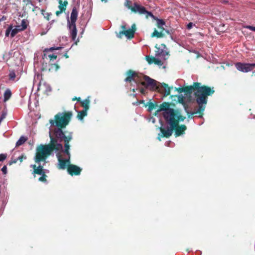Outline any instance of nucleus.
Masks as SVG:
<instances>
[{
	"instance_id": "34",
	"label": "nucleus",
	"mask_w": 255,
	"mask_h": 255,
	"mask_svg": "<svg viewBox=\"0 0 255 255\" xmlns=\"http://www.w3.org/2000/svg\"><path fill=\"white\" fill-rule=\"evenodd\" d=\"M146 14V17L147 18L149 16L151 17L153 19H155V16L153 15V14L150 12L146 10V12H145Z\"/></svg>"
},
{
	"instance_id": "10",
	"label": "nucleus",
	"mask_w": 255,
	"mask_h": 255,
	"mask_svg": "<svg viewBox=\"0 0 255 255\" xmlns=\"http://www.w3.org/2000/svg\"><path fill=\"white\" fill-rule=\"evenodd\" d=\"M61 47H52L50 48L45 49L43 51V55L42 56L43 59H45V58L47 59L48 58L50 59V61L56 59V58L57 57L56 55L53 54H49L48 52H52L54 50H58Z\"/></svg>"
},
{
	"instance_id": "22",
	"label": "nucleus",
	"mask_w": 255,
	"mask_h": 255,
	"mask_svg": "<svg viewBox=\"0 0 255 255\" xmlns=\"http://www.w3.org/2000/svg\"><path fill=\"white\" fill-rule=\"evenodd\" d=\"M87 115V110H83L81 111L78 112L77 118L80 120H82L83 118Z\"/></svg>"
},
{
	"instance_id": "52",
	"label": "nucleus",
	"mask_w": 255,
	"mask_h": 255,
	"mask_svg": "<svg viewBox=\"0 0 255 255\" xmlns=\"http://www.w3.org/2000/svg\"><path fill=\"white\" fill-rule=\"evenodd\" d=\"M0 19H1V21L5 20L6 19V17H5V16H3L2 17V18H0Z\"/></svg>"
},
{
	"instance_id": "29",
	"label": "nucleus",
	"mask_w": 255,
	"mask_h": 255,
	"mask_svg": "<svg viewBox=\"0 0 255 255\" xmlns=\"http://www.w3.org/2000/svg\"><path fill=\"white\" fill-rule=\"evenodd\" d=\"M64 149L63 152L68 155V157H70V154L69 152L70 144H64Z\"/></svg>"
},
{
	"instance_id": "12",
	"label": "nucleus",
	"mask_w": 255,
	"mask_h": 255,
	"mask_svg": "<svg viewBox=\"0 0 255 255\" xmlns=\"http://www.w3.org/2000/svg\"><path fill=\"white\" fill-rule=\"evenodd\" d=\"M128 9L134 13H138L140 14H144L145 12H146V9L144 6L139 5L136 2L133 3V7H128Z\"/></svg>"
},
{
	"instance_id": "3",
	"label": "nucleus",
	"mask_w": 255,
	"mask_h": 255,
	"mask_svg": "<svg viewBox=\"0 0 255 255\" xmlns=\"http://www.w3.org/2000/svg\"><path fill=\"white\" fill-rule=\"evenodd\" d=\"M176 90L179 93L184 92L186 95H190L194 93L195 100L197 104L204 103L206 96H211L215 93L214 87H210L201 83L194 82L192 85L176 88Z\"/></svg>"
},
{
	"instance_id": "49",
	"label": "nucleus",
	"mask_w": 255,
	"mask_h": 255,
	"mask_svg": "<svg viewBox=\"0 0 255 255\" xmlns=\"http://www.w3.org/2000/svg\"><path fill=\"white\" fill-rule=\"evenodd\" d=\"M31 167L33 169V170H35V169H36L37 166L35 164H33L31 165Z\"/></svg>"
},
{
	"instance_id": "40",
	"label": "nucleus",
	"mask_w": 255,
	"mask_h": 255,
	"mask_svg": "<svg viewBox=\"0 0 255 255\" xmlns=\"http://www.w3.org/2000/svg\"><path fill=\"white\" fill-rule=\"evenodd\" d=\"M1 171L3 174H6L7 173V167L6 165H4L1 168Z\"/></svg>"
},
{
	"instance_id": "51",
	"label": "nucleus",
	"mask_w": 255,
	"mask_h": 255,
	"mask_svg": "<svg viewBox=\"0 0 255 255\" xmlns=\"http://www.w3.org/2000/svg\"><path fill=\"white\" fill-rule=\"evenodd\" d=\"M41 14L43 15H44V14H45V10L44 9H41Z\"/></svg>"
},
{
	"instance_id": "50",
	"label": "nucleus",
	"mask_w": 255,
	"mask_h": 255,
	"mask_svg": "<svg viewBox=\"0 0 255 255\" xmlns=\"http://www.w3.org/2000/svg\"><path fill=\"white\" fill-rule=\"evenodd\" d=\"M121 28L123 29V30H127V29H126V25H122L121 26Z\"/></svg>"
},
{
	"instance_id": "13",
	"label": "nucleus",
	"mask_w": 255,
	"mask_h": 255,
	"mask_svg": "<svg viewBox=\"0 0 255 255\" xmlns=\"http://www.w3.org/2000/svg\"><path fill=\"white\" fill-rule=\"evenodd\" d=\"M160 130L161 131V134H159L158 136V138L159 140H160V137H169L171 135L173 130L170 128H167V129L163 128H160Z\"/></svg>"
},
{
	"instance_id": "42",
	"label": "nucleus",
	"mask_w": 255,
	"mask_h": 255,
	"mask_svg": "<svg viewBox=\"0 0 255 255\" xmlns=\"http://www.w3.org/2000/svg\"><path fill=\"white\" fill-rule=\"evenodd\" d=\"M51 15V13H46L44 16V17L47 20H49V18H50V16Z\"/></svg>"
},
{
	"instance_id": "4",
	"label": "nucleus",
	"mask_w": 255,
	"mask_h": 255,
	"mask_svg": "<svg viewBox=\"0 0 255 255\" xmlns=\"http://www.w3.org/2000/svg\"><path fill=\"white\" fill-rule=\"evenodd\" d=\"M186 117L181 115V113L178 115L173 114V112L170 115L169 121L167 123L169 125L170 128L175 131L176 136H180L185 133L187 127L185 125H179L180 122L185 120Z\"/></svg>"
},
{
	"instance_id": "35",
	"label": "nucleus",
	"mask_w": 255,
	"mask_h": 255,
	"mask_svg": "<svg viewBox=\"0 0 255 255\" xmlns=\"http://www.w3.org/2000/svg\"><path fill=\"white\" fill-rule=\"evenodd\" d=\"M169 31H170L171 33H170L169 35L170 37V38L172 40L175 41V37H174V33L175 32V29H171L169 30Z\"/></svg>"
},
{
	"instance_id": "24",
	"label": "nucleus",
	"mask_w": 255,
	"mask_h": 255,
	"mask_svg": "<svg viewBox=\"0 0 255 255\" xmlns=\"http://www.w3.org/2000/svg\"><path fill=\"white\" fill-rule=\"evenodd\" d=\"M147 105L148 106V111L149 112H151V111L156 109V108L158 107V105L156 103H153L151 102H148L147 103Z\"/></svg>"
},
{
	"instance_id": "18",
	"label": "nucleus",
	"mask_w": 255,
	"mask_h": 255,
	"mask_svg": "<svg viewBox=\"0 0 255 255\" xmlns=\"http://www.w3.org/2000/svg\"><path fill=\"white\" fill-rule=\"evenodd\" d=\"M164 36L165 33H164V30H161L159 32L155 28L151 35V37L162 38Z\"/></svg>"
},
{
	"instance_id": "7",
	"label": "nucleus",
	"mask_w": 255,
	"mask_h": 255,
	"mask_svg": "<svg viewBox=\"0 0 255 255\" xmlns=\"http://www.w3.org/2000/svg\"><path fill=\"white\" fill-rule=\"evenodd\" d=\"M208 96H206V101L204 103H203L201 104H197L199 106V108H198V110L196 112H190L188 111V110H187L186 107H185L186 112L188 115V119H193V115L197 114L198 113L199 114V117H200V118L202 117V116L204 114V111L206 108V105L208 102Z\"/></svg>"
},
{
	"instance_id": "54",
	"label": "nucleus",
	"mask_w": 255,
	"mask_h": 255,
	"mask_svg": "<svg viewBox=\"0 0 255 255\" xmlns=\"http://www.w3.org/2000/svg\"><path fill=\"white\" fill-rule=\"evenodd\" d=\"M18 159L20 160V161H21L22 160V156H19L18 157Z\"/></svg>"
},
{
	"instance_id": "48",
	"label": "nucleus",
	"mask_w": 255,
	"mask_h": 255,
	"mask_svg": "<svg viewBox=\"0 0 255 255\" xmlns=\"http://www.w3.org/2000/svg\"><path fill=\"white\" fill-rule=\"evenodd\" d=\"M62 12H63V11H61V10H57L55 12V14L57 16H58L60 13H61Z\"/></svg>"
},
{
	"instance_id": "19",
	"label": "nucleus",
	"mask_w": 255,
	"mask_h": 255,
	"mask_svg": "<svg viewBox=\"0 0 255 255\" xmlns=\"http://www.w3.org/2000/svg\"><path fill=\"white\" fill-rule=\"evenodd\" d=\"M154 20H156L157 21V27L160 30H164V28H163V26L165 24V21L163 19H159L156 17H155V19H154Z\"/></svg>"
},
{
	"instance_id": "9",
	"label": "nucleus",
	"mask_w": 255,
	"mask_h": 255,
	"mask_svg": "<svg viewBox=\"0 0 255 255\" xmlns=\"http://www.w3.org/2000/svg\"><path fill=\"white\" fill-rule=\"evenodd\" d=\"M136 30L135 24H133L131 28L128 30L121 31L118 34L117 37L121 38L123 35H125L128 39H131L134 37L135 31Z\"/></svg>"
},
{
	"instance_id": "32",
	"label": "nucleus",
	"mask_w": 255,
	"mask_h": 255,
	"mask_svg": "<svg viewBox=\"0 0 255 255\" xmlns=\"http://www.w3.org/2000/svg\"><path fill=\"white\" fill-rule=\"evenodd\" d=\"M12 28H13V26L12 25H9L8 26L7 28L6 29V30L5 31V35L6 37L9 36V34L11 33Z\"/></svg>"
},
{
	"instance_id": "23",
	"label": "nucleus",
	"mask_w": 255,
	"mask_h": 255,
	"mask_svg": "<svg viewBox=\"0 0 255 255\" xmlns=\"http://www.w3.org/2000/svg\"><path fill=\"white\" fill-rule=\"evenodd\" d=\"M44 172V169L43 168V166L41 165H39L37 167L36 169L33 170V173L35 174H42Z\"/></svg>"
},
{
	"instance_id": "30",
	"label": "nucleus",
	"mask_w": 255,
	"mask_h": 255,
	"mask_svg": "<svg viewBox=\"0 0 255 255\" xmlns=\"http://www.w3.org/2000/svg\"><path fill=\"white\" fill-rule=\"evenodd\" d=\"M41 175L38 179V180L41 182H46L47 181L46 177L47 176L46 175L45 172H44L42 174H40Z\"/></svg>"
},
{
	"instance_id": "43",
	"label": "nucleus",
	"mask_w": 255,
	"mask_h": 255,
	"mask_svg": "<svg viewBox=\"0 0 255 255\" xmlns=\"http://www.w3.org/2000/svg\"><path fill=\"white\" fill-rule=\"evenodd\" d=\"M6 113L5 112H3L2 115L0 117V120L2 121L6 117Z\"/></svg>"
},
{
	"instance_id": "26",
	"label": "nucleus",
	"mask_w": 255,
	"mask_h": 255,
	"mask_svg": "<svg viewBox=\"0 0 255 255\" xmlns=\"http://www.w3.org/2000/svg\"><path fill=\"white\" fill-rule=\"evenodd\" d=\"M27 26V21L25 19H22L21 21V24L20 25H18L17 27L20 28V29L23 31L25 30Z\"/></svg>"
},
{
	"instance_id": "16",
	"label": "nucleus",
	"mask_w": 255,
	"mask_h": 255,
	"mask_svg": "<svg viewBox=\"0 0 255 255\" xmlns=\"http://www.w3.org/2000/svg\"><path fill=\"white\" fill-rule=\"evenodd\" d=\"M69 29L70 30V34L72 40L74 41L77 36V28L76 24H68Z\"/></svg>"
},
{
	"instance_id": "1",
	"label": "nucleus",
	"mask_w": 255,
	"mask_h": 255,
	"mask_svg": "<svg viewBox=\"0 0 255 255\" xmlns=\"http://www.w3.org/2000/svg\"><path fill=\"white\" fill-rule=\"evenodd\" d=\"M73 113L71 111L59 112L54 116V119H50L51 126L56 127L53 130L52 135L50 132V141L49 143H58V142L69 143L73 138V132L63 129L69 124Z\"/></svg>"
},
{
	"instance_id": "8",
	"label": "nucleus",
	"mask_w": 255,
	"mask_h": 255,
	"mask_svg": "<svg viewBox=\"0 0 255 255\" xmlns=\"http://www.w3.org/2000/svg\"><path fill=\"white\" fill-rule=\"evenodd\" d=\"M235 65L238 70L243 73H247L252 71L255 68V63L237 62L235 63Z\"/></svg>"
},
{
	"instance_id": "25",
	"label": "nucleus",
	"mask_w": 255,
	"mask_h": 255,
	"mask_svg": "<svg viewBox=\"0 0 255 255\" xmlns=\"http://www.w3.org/2000/svg\"><path fill=\"white\" fill-rule=\"evenodd\" d=\"M11 96V92L10 90L7 89L4 93V101L8 100Z\"/></svg>"
},
{
	"instance_id": "57",
	"label": "nucleus",
	"mask_w": 255,
	"mask_h": 255,
	"mask_svg": "<svg viewBox=\"0 0 255 255\" xmlns=\"http://www.w3.org/2000/svg\"><path fill=\"white\" fill-rule=\"evenodd\" d=\"M20 145V144H16V146H18V145Z\"/></svg>"
},
{
	"instance_id": "15",
	"label": "nucleus",
	"mask_w": 255,
	"mask_h": 255,
	"mask_svg": "<svg viewBox=\"0 0 255 255\" xmlns=\"http://www.w3.org/2000/svg\"><path fill=\"white\" fill-rule=\"evenodd\" d=\"M78 11L76 7H73L70 16V21H68V24H76L77 19Z\"/></svg>"
},
{
	"instance_id": "2",
	"label": "nucleus",
	"mask_w": 255,
	"mask_h": 255,
	"mask_svg": "<svg viewBox=\"0 0 255 255\" xmlns=\"http://www.w3.org/2000/svg\"><path fill=\"white\" fill-rule=\"evenodd\" d=\"M127 77L125 79L126 82H135L138 86L139 85L143 86L145 88H149L152 90H158L159 92L167 96L170 94L171 88L167 84L163 83L161 85H157V81L149 77L143 75L142 77L138 75L135 71L128 70L126 72ZM172 88V87H171Z\"/></svg>"
},
{
	"instance_id": "6",
	"label": "nucleus",
	"mask_w": 255,
	"mask_h": 255,
	"mask_svg": "<svg viewBox=\"0 0 255 255\" xmlns=\"http://www.w3.org/2000/svg\"><path fill=\"white\" fill-rule=\"evenodd\" d=\"M170 104L169 103L164 102L160 104L159 109L156 111V112L160 111H165L164 113V118L166 122L169 121L170 115L172 112H173V114L178 115L181 113V111L178 109H174L169 108Z\"/></svg>"
},
{
	"instance_id": "27",
	"label": "nucleus",
	"mask_w": 255,
	"mask_h": 255,
	"mask_svg": "<svg viewBox=\"0 0 255 255\" xmlns=\"http://www.w3.org/2000/svg\"><path fill=\"white\" fill-rule=\"evenodd\" d=\"M178 98V102L180 104H182L184 106L185 108L186 107V104L185 102V97L182 95H180L178 96H175Z\"/></svg>"
},
{
	"instance_id": "41",
	"label": "nucleus",
	"mask_w": 255,
	"mask_h": 255,
	"mask_svg": "<svg viewBox=\"0 0 255 255\" xmlns=\"http://www.w3.org/2000/svg\"><path fill=\"white\" fill-rule=\"evenodd\" d=\"M246 28L248 29H249V30H251L252 31H255V26H251V25H248V26H246Z\"/></svg>"
},
{
	"instance_id": "46",
	"label": "nucleus",
	"mask_w": 255,
	"mask_h": 255,
	"mask_svg": "<svg viewBox=\"0 0 255 255\" xmlns=\"http://www.w3.org/2000/svg\"><path fill=\"white\" fill-rule=\"evenodd\" d=\"M164 33H165V35L166 34L167 35H169L170 33H171V31H169V30L165 29H164Z\"/></svg>"
},
{
	"instance_id": "56",
	"label": "nucleus",
	"mask_w": 255,
	"mask_h": 255,
	"mask_svg": "<svg viewBox=\"0 0 255 255\" xmlns=\"http://www.w3.org/2000/svg\"><path fill=\"white\" fill-rule=\"evenodd\" d=\"M132 91H133V92H135V90H134V89H132Z\"/></svg>"
},
{
	"instance_id": "28",
	"label": "nucleus",
	"mask_w": 255,
	"mask_h": 255,
	"mask_svg": "<svg viewBox=\"0 0 255 255\" xmlns=\"http://www.w3.org/2000/svg\"><path fill=\"white\" fill-rule=\"evenodd\" d=\"M22 31L20 28L17 27V26H16V28L12 29L11 33H10V36L11 37H13L18 32Z\"/></svg>"
},
{
	"instance_id": "21",
	"label": "nucleus",
	"mask_w": 255,
	"mask_h": 255,
	"mask_svg": "<svg viewBox=\"0 0 255 255\" xmlns=\"http://www.w3.org/2000/svg\"><path fill=\"white\" fill-rule=\"evenodd\" d=\"M80 103L82 107H83L84 110L88 111L89 109L90 101L88 99H86L84 101H81Z\"/></svg>"
},
{
	"instance_id": "33",
	"label": "nucleus",
	"mask_w": 255,
	"mask_h": 255,
	"mask_svg": "<svg viewBox=\"0 0 255 255\" xmlns=\"http://www.w3.org/2000/svg\"><path fill=\"white\" fill-rule=\"evenodd\" d=\"M155 57H152V56H146V60H147V61L148 62V63L149 64H151L153 63H154V59Z\"/></svg>"
},
{
	"instance_id": "45",
	"label": "nucleus",
	"mask_w": 255,
	"mask_h": 255,
	"mask_svg": "<svg viewBox=\"0 0 255 255\" xmlns=\"http://www.w3.org/2000/svg\"><path fill=\"white\" fill-rule=\"evenodd\" d=\"M193 24L192 22H189L188 25H187V28L188 29H190L191 28H192L193 27Z\"/></svg>"
},
{
	"instance_id": "44",
	"label": "nucleus",
	"mask_w": 255,
	"mask_h": 255,
	"mask_svg": "<svg viewBox=\"0 0 255 255\" xmlns=\"http://www.w3.org/2000/svg\"><path fill=\"white\" fill-rule=\"evenodd\" d=\"M140 92L142 94H145L146 93V89L145 88H141L140 89Z\"/></svg>"
},
{
	"instance_id": "11",
	"label": "nucleus",
	"mask_w": 255,
	"mask_h": 255,
	"mask_svg": "<svg viewBox=\"0 0 255 255\" xmlns=\"http://www.w3.org/2000/svg\"><path fill=\"white\" fill-rule=\"evenodd\" d=\"M67 169L68 173L71 176L79 175L82 171V169L80 167L74 164H69Z\"/></svg>"
},
{
	"instance_id": "37",
	"label": "nucleus",
	"mask_w": 255,
	"mask_h": 255,
	"mask_svg": "<svg viewBox=\"0 0 255 255\" xmlns=\"http://www.w3.org/2000/svg\"><path fill=\"white\" fill-rule=\"evenodd\" d=\"M7 156L6 154H0V161H3L4 160Z\"/></svg>"
},
{
	"instance_id": "17",
	"label": "nucleus",
	"mask_w": 255,
	"mask_h": 255,
	"mask_svg": "<svg viewBox=\"0 0 255 255\" xmlns=\"http://www.w3.org/2000/svg\"><path fill=\"white\" fill-rule=\"evenodd\" d=\"M70 157L65 159H61L60 157H59L58 158V168L61 169H65L67 167V164L70 163Z\"/></svg>"
},
{
	"instance_id": "5",
	"label": "nucleus",
	"mask_w": 255,
	"mask_h": 255,
	"mask_svg": "<svg viewBox=\"0 0 255 255\" xmlns=\"http://www.w3.org/2000/svg\"><path fill=\"white\" fill-rule=\"evenodd\" d=\"M62 144H40L36 148L35 161L39 163L46 160L55 149H58Z\"/></svg>"
},
{
	"instance_id": "31",
	"label": "nucleus",
	"mask_w": 255,
	"mask_h": 255,
	"mask_svg": "<svg viewBox=\"0 0 255 255\" xmlns=\"http://www.w3.org/2000/svg\"><path fill=\"white\" fill-rule=\"evenodd\" d=\"M27 140V137L24 136H21L16 143H24Z\"/></svg>"
},
{
	"instance_id": "36",
	"label": "nucleus",
	"mask_w": 255,
	"mask_h": 255,
	"mask_svg": "<svg viewBox=\"0 0 255 255\" xmlns=\"http://www.w3.org/2000/svg\"><path fill=\"white\" fill-rule=\"evenodd\" d=\"M154 61V63L155 64H156V65H162V62L160 60L157 59V58H155L154 59H153Z\"/></svg>"
},
{
	"instance_id": "38",
	"label": "nucleus",
	"mask_w": 255,
	"mask_h": 255,
	"mask_svg": "<svg viewBox=\"0 0 255 255\" xmlns=\"http://www.w3.org/2000/svg\"><path fill=\"white\" fill-rule=\"evenodd\" d=\"M131 2L130 0H127L125 3V5L128 8L129 7H133V6L131 5Z\"/></svg>"
},
{
	"instance_id": "53",
	"label": "nucleus",
	"mask_w": 255,
	"mask_h": 255,
	"mask_svg": "<svg viewBox=\"0 0 255 255\" xmlns=\"http://www.w3.org/2000/svg\"><path fill=\"white\" fill-rule=\"evenodd\" d=\"M64 56L66 58H68L69 57V56L68 55L67 53H65L64 54Z\"/></svg>"
},
{
	"instance_id": "55",
	"label": "nucleus",
	"mask_w": 255,
	"mask_h": 255,
	"mask_svg": "<svg viewBox=\"0 0 255 255\" xmlns=\"http://www.w3.org/2000/svg\"><path fill=\"white\" fill-rule=\"evenodd\" d=\"M39 76L41 77L42 76H41V75H40V74H37V78H38V77H39Z\"/></svg>"
},
{
	"instance_id": "39",
	"label": "nucleus",
	"mask_w": 255,
	"mask_h": 255,
	"mask_svg": "<svg viewBox=\"0 0 255 255\" xmlns=\"http://www.w3.org/2000/svg\"><path fill=\"white\" fill-rule=\"evenodd\" d=\"M9 77L10 79H14L15 77V74L14 72H10L9 74Z\"/></svg>"
},
{
	"instance_id": "47",
	"label": "nucleus",
	"mask_w": 255,
	"mask_h": 255,
	"mask_svg": "<svg viewBox=\"0 0 255 255\" xmlns=\"http://www.w3.org/2000/svg\"><path fill=\"white\" fill-rule=\"evenodd\" d=\"M75 100H77V101L78 102H81V98L80 97H78V98H77V97H74L72 99V101H75Z\"/></svg>"
},
{
	"instance_id": "20",
	"label": "nucleus",
	"mask_w": 255,
	"mask_h": 255,
	"mask_svg": "<svg viewBox=\"0 0 255 255\" xmlns=\"http://www.w3.org/2000/svg\"><path fill=\"white\" fill-rule=\"evenodd\" d=\"M58 3L59 4L58 7L60 9V10H61V11H64L66 10V6L68 4V1L67 0H65L64 1H63L62 0H59Z\"/></svg>"
},
{
	"instance_id": "14",
	"label": "nucleus",
	"mask_w": 255,
	"mask_h": 255,
	"mask_svg": "<svg viewBox=\"0 0 255 255\" xmlns=\"http://www.w3.org/2000/svg\"><path fill=\"white\" fill-rule=\"evenodd\" d=\"M59 69V66L57 63H50L48 65L47 64V63L44 64L43 63L42 64V70H48V71H57Z\"/></svg>"
}]
</instances>
